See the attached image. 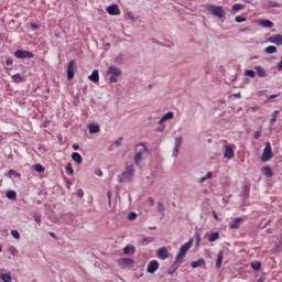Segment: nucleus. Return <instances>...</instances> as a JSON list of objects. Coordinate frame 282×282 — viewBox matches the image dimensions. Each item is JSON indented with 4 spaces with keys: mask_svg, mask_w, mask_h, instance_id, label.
<instances>
[{
    "mask_svg": "<svg viewBox=\"0 0 282 282\" xmlns=\"http://www.w3.org/2000/svg\"><path fill=\"white\" fill-rule=\"evenodd\" d=\"M194 241H195V239L191 238L187 242H185L180 248V251L175 257V261L173 262L171 268L167 270V274H170V276H172V274H175V272H177V269L180 268V265H182V263H184V259L186 258V253L193 247Z\"/></svg>",
    "mask_w": 282,
    "mask_h": 282,
    "instance_id": "1",
    "label": "nucleus"
},
{
    "mask_svg": "<svg viewBox=\"0 0 282 282\" xmlns=\"http://www.w3.org/2000/svg\"><path fill=\"white\" fill-rule=\"evenodd\" d=\"M251 268L256 271L261 270V262H252Z\"/></svg>",
    "mask_w": 282,
    "mask_h": 282,
    "instance_id": "40",
    "label": "nucleus"
},
{
    "mask_svg": "<svg viewBox=\"0 0 282 282\" xmlns=\"http://www.w3.org/2000/svg\"><path fill=\"white\" fill-rule=\"evenodd\" d=\"M173 116H174L173 111H169L163 116V118L164 120H173Z\"/></svg>",
    "mask_w": 282,
    "mask_h": 282,
    "instance_id": "41",
    "label": "nucleus"
},
{
    "mask_svg": "<svg viewBox=\"0 0 282 282\" xmlns=\"http://www.w3.org/2000/svg\"><path fill=\"white\" fill-rule=\"evenodd\" d=\"M236 23H243L247 21L246 17L237 15L235 18Z\"/></svg>",
    "mask_w": 282,
    "mask_h": 282,
    "instance_id": "42",
    "label": "nucleus"
},
{
    "mask_svg": "<svg viewBox=\"0 0 282 282\" xmlns=\"http://www.w3.org/2000/svg\"><path fill=\"white\" fill-rule=\"evenodd\" d=\"M88 78L91 80V83H99L100 80V75L98 74V72H93Z\"/></svg>",
    "mask_w": 282,
    "mask_h": 282,
    "instance_id": "23",
    "label": "nucleus"
},
{
    "mask_svg": "<svg viewBox=\"0 0 282 282\" xmlns=\"http://www.w3.org/2000/svg\"><path fill=\"white\" fill-rule=\"evenodd\" d=\"M158 270H160V262H158L156 260H152L148 263L147 272L149 274H155Z\"/></svg>",
    "mask_w": 282,
    "mask_h": 282,
    "instance_id": "8",
    "label": "nucleus"
},
{
    "mask_svg": "<svg viewBox=\"0 0 282 282\" xmlns=\"http://www.w3.org/2000/svg\"><path fill=\"white\" fill-rule=\"evenodd\" d=\"M265 54H276V46L269 45L264 48Z\"/></svg>",
    "mask_w": 282,
    "mask_h": 282,
    "instance_id": "27",
    "label": "nucleus"
},
{
    "mask_svg": "<svg viewBox=\"0 0 282 282\" xmlns=\"http://www.w3.org/2000/svg\"><path fill=\"white\" fill-rule=\"evenodd\" d=\"M177 153H180V148H174L172 156L177 158Z\"/></svg>",
    "mask_w": 282,
    "mask_h": 282,
    "instance_id": "54",
    "label": "nucleus"
},
{
    "mask_svg": "<svg viewBox=\"0 0 282 282\" xmlns=\"http://www.w3.org/2000/svg\"><path fill=\"white\" fill-rule=\"evenodd\" d=\"M158 210H159L160 215H164V210H166V208L164 207L162 202L158 203Z\"/></svg>",
    "mask_w": 282,
    "mask_h": 282,
    "instance_id": "36",
    "label": "nucleus"
},
{
    "mask_svg": "<svg viewBox=\"0 0 282 282\" xmlns=\"http://www.w3.org/2000/svg\"><path fill=\"white\" fill-rule=\"evenodd\" d=\"M9 175H10V177H12V175H15V177H21V173L17 172L14 170H10Z\"/></svg>",
    "mask_w": 282,
    "mask_h": 282,
    "instance_id": "47",
    "label": "nucleus"
},
{
    "mask_svg": "<svg viewBox=\"0 0 282 282\" xmlns=\"http://www.w3.org/2000/svg\"><path fill=\"white\" fill-rule=\"evenodd\" d=\"M191 268H206V260L204 258H200L197 261L192 262Z\"/></svg>",
    "mask_w": 282,
    "mask_h": 282,
    "instance_id": "17",
    "label": "nucleus"
},
{
    "mask_svg": "<svg viewBox=\"0 0 282 282\" xmlns=\"http://www.w3.org/2000/svg\"><path fill=\"white\" fill-rule=\"evenodd\" d=\"M221 263H224V251L220 250L217 254V259H216V268L219 269L221 268Z\"/></svg>",
    "mask_w": 282,
    "mask_h": 282,
    "instance_id": "19",
    "label": "nucleus"
},
{
    "mask_svg": "<svg viewBox=\"0 0 282 282\" xmlns=\"http://www.w3.org/2000/svg\"><path fill=\"white\" fill-rule=\"evenodd\" d=\"M108 72H120V69H118V68H116V67H113V66H110L109 69H108Z\"/></svg>",
    "mask_w": 282,
    "mask_h": 282,
    "instance_id": "62",
    "label": "nucleus"
},
{
    "mask_svg": "<svg viewBox=\"0 0 282 282\" xmlns=\"http://www.w3.org/2000/svg\"><path fill=\"white\" fill-rule=\"evenodd\" d=\"M74 72H67V79L72 80V78H74Z\"/></svg>",
    "mask_w": 282,
    "mask_h": 282,
    "instance_id": "57",
    "label": "nucleus"
},
{
    "mask_svg": "<svg viewBox=\"0 0 282 282\" xmlns=\"http://www.w3.org/2000/svg\"><path fill=\"white\" fill-rule=\"evenodd\" d=\"M265 43H273L274 45H278V47H281L282 34H274V35L267 37Z\"/></svg>",
    "mask_w": 282,
    "mask_h": 282,
    "instance_id": "7",
    "label": "nucleus"
},
{
    "mask_svg": "<svg viewBox=\"0 0 282 282\" xmlns=\"http://www.w3.org/2000/svg\"><path fill=\"white\" fill-rule=\"evenodd\" d=\"M34 221H36V224L41 226V216L40 215L34 216Z\"/></svg>",
    "mask_w": 282,
    "mask_h": 282,
    "instance_id": "55",
    "label": "nucleus"
},
{
    "mask_svg": "<svg viewBox=\"0 0 282 282\" xmlns=\"http://www.w3.org/2000/svg\"><path fill=\"white\" fill-rule=\"evenodd\" d=\"M242 193H243V197H246L247 199L248 197H250V184H246L243 186Z\"/></svg>",
    "mask_w": 282,
    "mask_h": 282,
    "instance_id": "28",
    "label": "nucleus"
},
{
    "mask_svg": "<svg viewBox=\"0 0 282 282\" xmlns=\"http://www.w3.org/2000/svg\"><path fill=\"white\" fill-rule=\"evenodd\" d=\"M253 138L254 140H259V138H261V131L260 130L256 131Z\"/></svg>",
    "mask_w": 282,
    "mask_h": 282,
    "instance_id": "53",
    "label": "nucleus"
},
{
    "mask_svg": "<svg viewBox=\"0 0 282 282\" xmlns=\"http://www.w3.org/2000/svg\"><path fill=\"white\" fill-rule=\"evenodd\" d=\"M183 140L184 139L182 137H177L174 141V148L180 149L182 147Z\"/></svg>",
    "mask_w": 282,
    "mask_h": 282,
    "instance_id": "34",
    "label": "nucleus"
},
{
    "mask_svg": "<svg viewBox=\"0 0 282 282\" xmlns=\"http://www.w3.org/2000/svg\"><path fill=\"white\" fill-rule=\"evenodd\" d=\"M88 129L89 133H98V131H100V126H98V123H90Z\"/></svg>",
    "mask_w": 282,
    "mask_h": 282,
    "instance_id": "24",
    "label": "nucleus"
},
{
    "mask_svg": "<svg viewBox=\"0 0 282 282\" xmlns=\"http://www.w3.org/2000/svg\"><path fill=\"white\" fill-rule=\"evenodd\" d=\"M120 72H108L106 74V78L109 80V83H118V78L120 77Z\"/></svg>",
    "mask_w": 282,
    "mask_h": 282,
    "instance_id": "13",
    "label": "nucleus"
},
{
    "mask_svg": "<svg viewBox=\"0 0 282 282\" xmlns=\"http://www.w3.org/2000/svg\"><path fill=\"white\" fill-rule=\"evenodd\" d=\"M122 140L123 138L120 137L117 141L113 142L115 147H122Z\"/></svg>",
    "mask_w": 282,
    "mask_h": 282,
    "instance_id": "50",
    "label": "nucleus"
},
{
    "mask_svg": "<svg viewBox=\"0 0 282 282\" xmlns=\"http://www.w3.org/2000/svg\"><path fill=\"white\" fill-rule=\"evenodd\" d=\"M123 254H135V247L133 245H128L123 248Z\"/></svg>",
    "mask_w": 282,
    "mask_h": 282,
    "instance_id": "21",
    "label": "nucleus"
},
{
    "mask_svg": "<svg viewBox=\"0 0 282 282\" xmlns=\"http://www.w3.org/2000/svg\"><path fill=\"white\" fill-rule=\"evenodd\" d=\"M0 279L3 281V282H11L12 281V275H10L9 273H2L0 275Z\"/></svg>",
    "mask_w": 282,
    "mask_h": 282,
    "instance_id": "30",
    "label": "nucleus"
},
{
    "mask_svg": "<svg viewBox=\"0 0 282 282\" xmlns=\"http://www.w3.org/2000/svg\"><path fill=\"white\" fill-rule=\"evenodd\" d=\"M276 118H279V111L278 110L272 112V118L269 121L270 127H274V122H276Z\"/></svg>",
    "mask_w": 282,
    "mask_h": 282,
    "instance_id": "26",
    "label": "nucleus"
},
{
    "mask_svg": "<svg viewBox=\"0 0 282 282\" xmlns=\"http://www.w3.org/2000/svg\"><path fill=\"white\" fill-rule=\"evenodd\" d=\"M270 160H272V145L267 142L261 155V162H270Z\"/></svg>",
    "mask_w": 282,
    "mask_h": 282,
    "instance_id": "5",
    "label": "nucleus"
},
{
    "mask_svg": "<svg viewBox=\"0 0 282 282\" xmlns=\"http://www.w3.org/2000/svg\"><path fill=\"white\" fill-rule=\"evenodd\" d=\"M156 256L159 257V259H161L162 261H166V258L169 257V249H166V247H162L158 250Z\"/></svg>",
    "mask_w": 282,
    "mask_h": 282,
    "instance_id": "15",
    "label": "nucleus"
},
{
    "mask_svg": "<svg viewBox=\"0 0 282 282\" xmlns=\"http://www.w3.org/2000/svg\"><path fill=\"white\" fill-rule=\"evenodd\" d=\"M273 98H279V94L268 96V100H272Z\"/></svg>",
    "mask_w": 282,
    "mask_h": 282,
    "instance_id": "61",
    "label": "nucleus"
},
{
    "mask_svg": "<svg viewBox=\"0 0 282 282\" xmlns=\"http://www.w3.org/2000/svg\"><path fill=\"white\" fill-rule=\"evenodd\" d=\"M72 160L73 162H76V164H83V156L78 152L72 153Z\"/></svg>",
    "mask_w": 282,
    "mask_h": 282,
    "instance_id": "20",
    "label": "nucleus"
},
{
    "mask_svg": "<svg viewBox=\"0 0 282 282\" xmlns=\"http://www.w3.org/2000/svg\"><path fill=\"white\" fill-rule=\"evenodd\" d=\"M77 197H79V199H82V197H85V192H83V189H78Z\"/></svg>",
    "mask_w": 282,
    "mask_h": 282,
    "instance_id": "52",
    "label": "nucleus"
},
{
    "mask_svg": "<svg viewBox=\"0 0 282 282\" xmlns=\"http://www.w3.org/2000/svg\"><path fill=\"white\" fill-rule=\"evenodd\" d=\"M124 58H126V55L124 54H119L117 57H116V64L117 65H122V63H124Z\"/></svg>",
    "mask_w": 282,
    "mask_h": 282,
    "instance_id": "29",
    "label": "nucleus"
},
{
    "mask_svg": "<svg viewBox=\"0 0 282 282\" xmlns=\"http://www.w3.org/2000/svg\"><path fill=\"white\" fill-rule=\"evenodd\" d=\"M65 169L66 173H68L69 175H74V167L72 166V163H67Z\"/></svg>",
    "mask_w": 282,
    "mask_h": 282,
    "instance_id": "39",
    "label": "nucleus"
},
{
    "mask_svg": "<svg viewBox=\"0 0 282 282\" xmlns=\"http://www.w3.org/2000/svg\"><path fill=\"white\" fill-rule=\"evenodd\" d=\"M106 12H108V14H110L111 17H118V14H120V8L118 7V4H110L106 8Z\"/></svg>",
    "mask_w": 282,
    "mask_h": 282,
    "instance_id": "11",
    "label": "nucleus"
},
{
    "mask_svg": "<svg viewBox=\"0 0 282 282\" xmlns=\"http://www.w3.org/2000/svg\"><path fill=\"white\" fill-rule=\"evenodd\" d=\"M212 215L214 217V219H216L217 221H219V216L217 215V212L213 210Z\"/></svg>",
    "mask_w": 282,
    "mask_h": 282,
    "instance_id": "58",
    "label": "nucleus"
},
{
    "mask_svg": "<svg viewBox=\"0 0 282 282\" xmlns=\"http://www.w3.org/2000/svg\"><path fill=\"white\" fill-rule=\"evenodd\" d=\"M241 224H243L242 217L235 218L230 221L229 228L230 230H239V228H241Z\"/></svg>",
    "mask_w": 282,
    "mask_h": 282,
    "instance_id": "10",
    "label": "nucleus"
},
{
    "mask_svg": "<svg viewBox=\"0 0 282 282\" xmlns=\"http://www.w3.org/2000/svg\"><path fill=\"white\" fill-rule=\"evenodd\" d=\"M245 75L249 78H254V76H257V72H245Z\"/></svg>",
    "mask_w": 282,
    "mask_h": 282,
    "instance_id": "48",
    "label": "nucleus"
},
{
    "mask_svg": "<svg viewBox=\"0 0 282 282\" xmlns=\"http://www.w3.org/2000/svg\"><path fill=\"white\" fill-rule=\"evenodd\" d=\"M30 28H32V30H39V24L31 22Z\"/></svg>",
    "mask_w": 282,
    "mask_h": 282,
    "instance_id": "56",
    "label": "nucleus"
},
{
    "mask_svg": "<svg viewBox=\"0 0 282 282\" xmlns=\"http://www.w3.org/2000/svg\"><path fill=\"white\" fill-rule=\"evenodd\" d=\"M259 25H261L262 28L272 29L274 28V22L268 19H262V20H259Z\"/></svg>",
    "mask_w": 282,
    "mask_h": 282,
    "instance_id": "18",
    "label": "nucleus"
},
{
    "mask_svg": "<svg viewBox=\"0 0 282 282\" xmlns=\"http://www.w3.org/2000/svg\"><path fill=\"white\" fill-rule=\"evenodd\" d=\"M11 78L13 83H17V85H20V83H25V80H28V77L21 73L11 75Z\"/></svg>",
    "mask_w": 282,
    "mask_h": 282,
    "instance_id": "14",
    "label": "nucleus"
},
{
    "mask_svg": "<svg viewBox=\"0 0 282 282\" xmlns=\"http://www.w3.org/2000/svg\"><path fill=\"white\" fill-rule=\"evenodd\" d=\"M138 218V214L135 212H130L128 215L129 221H134Z\"/></svg>",
    "mask_w": 282,
    "mask_h": 282,
    "instance_id": "37",
    "label": "nucleus"
},
{
    "mask_svg": "<svg viewBox=\"0 0 282 282\" xmlns=\"http://www.w3.org/2000/svg\"><path fill=\"white\" fill-rule=\"evenodd\" d=\"M270 8H281V4L276 1H269Z\"/></svg>",
    "mask_w": 282,
    "mask_h": 282,
    "instance_id": "45",
    "label": "nucleus"
},
{
    "mask_svg": "<svg viewBox=\"0 0 282 282\" xmlns=\"http://www.w3.org/2000/svg\"><path fill=\"white\" fill-rule=\"evenodd\" d=\"M10 250H11V254H13V257H17V252H18L17 248L11 247Z\"/></svg>",
    "mask_w": 282,
    "mask_h": 282,
    "instance_id": "59",
    "label": "nucleus"
},
{
    "mask_svg": "<svg viewBox=\"0 0 282 282\" xmlns=\"http://www.w3.org/2000/svg\"><path fill=\"white\" fill-rule=\"evenodd\" d=\"M127 17H128V19H130V21H135V15H133L132 12H128Z\"/></svg>",
    "mask_w": 282,
    "mask_h": 282,
    "instance_id": "51",
    "label": "nucleus"
},
{
    "mask_svg": "<svg viewBox=\"0 0 282 282\" xmlns=\"http://www.w3.org/2000/svg\"><path fill=\"white\" fill-rule=\"evenodd\" d=\"M75 69H76V61L72 59V61L68 63L67 72H74Z\"/></svg>",
    "mask_w": 282,
    "mask_h": 282,
    "instance_id": "32",
    "label": "nucleus"
},
{
    "mask_svg": "<svg viewBox=\"0 0 282 282\" xmlns=\"http://www.w3.org/2000/svg\"><path fill=\"white\" fill-rule=\"evenodd\" d=\"M95 173H96V175H98L99 177H101V175H102V171H101L100 169H97V170L95 171Z\"/></svg>",
    "mask_w": 282,
    "mask_h": 282,
    "instance_id": "63",
    "label": "nucleus"
},
{
    "mask_svg": "<svg viewBox=\"0 0 282 282\" xmlns=\"http://www.w3.org/2000/svg\"><path fill=\"white\" fill-rule=\"evenodd\" d=\"M137 241L139 246H149V243H153V237L141 236Z\"/></svg>",
    "mask_w": 282,
    "mask_h": 282,
    "instance_id": "16",
    "label": "nucleus"
},
{
    "mask_svg": "<svg viewBox=\"0 0 282 282\" xmlns=\"http://www.w3.org/2000/svg\"><path fill=\"white\" fill-rule=\"evenodd\" d=\"M224 158L226 160H232L235 158V150L230 145H224Z\"/></svg>",
    "mask_w": 282,
    "mask_h": 282,
    "instance_id": "12",
    "label": "nucleus"
},
{
    "mask_svg": "<svg viewBox=\"0 0 282 282\" xmlns=\"http://www.w3.org/2000/svg\"><path fill=\"white\" fill-rule=\"evenodd\" d=\"M6 195L8 199H11L12 202L17 200V192L14 189L7 191Z\"/></svg>",
    "mask_w": 282,
    "mask_h": 282,
    "instance_id": "25",
    "label": "nucleus"
},
{
    "mask_svg": "<svg viewBox=\"0 0 282 282\" xmlns=\"http://www.w3.org/2000/svg\"><path fill=\"white\" fill-rule=\"evenodd\" d=\"M74 219L73 215H66L62 218L64 224H72V220Z\"/></svg>",
    "mask_w": 282,
    "mask_h": 282,
    "instance_id": "35",
    "label": "nucleus"
},
{
    "mask_svg": "<svg viewBox=\"0 0 282 282\" xmlns=\"http://www.w3.org/2000/svg\"><path fill=\"white\" fill-rule=\"evenodd\" d=\"M258 76H259L260 78H265L267 73H265V72H258Z\"/></svg>",
    "mask_w": 282,
    "mask_h": 282,
    "instance_id": "60",
    "label": "nucleus"
},
{
    "mask_svg": "<svg viewBox=\"0 0 282 282\" xmlns=\"http://www.w3.org/2000/svg\"><path fill=\"white\" fill-rule=\"evenodd\" d=\"M262 173L265 175V177H272L274 173H272V167L270 165H264L262 167Z\"/></svg>",
    "mask_w": 282,
    "mask_h": 282,
    "instance_id": "22",
    "label": "nucleus"
},
{
    "mask_svg": "<svg viewBox=\"0 0 282 282\" xmlns=\"http://www.w3.org/2000/svg\"><path fill=\"white\" fill-rule=\"evenodd\" d=\"M118 264L121 268H129V267L135 265V260L131 258H121L118 260Z\"/></svg>",
    "mask_w": 282,
    "mask_h": 282,
    "instance_id": "9",
    "label": "nucleus"
},
{
    "mask_svg": "<svg viewBox=\"0 0 282 282\" xmlns=\"http://www.w3.org/2000/svg\"><path fill=\"white\" fill-rule=\"evenodd\" d=\"M15 58L25 59V58H34V53L31 51L17 50L14 52Z\"/></svg>",
    "mask_w": 282,
    "mask_h": 282,
    "instance_id": "6",
    "label": "nucleus"
},
{
    "mask_svg": "<svg viewBox=\"0 0 282 282\" xmlns=\"http://www.w3.org/2000/svg\"><path fill=\"white\" fill-rule=\"evenodd\" d=\"M217 239H219V232H217V231L210 234L208 237V241H210V242L217 241Z\"/></svg>",
    "mask_w": 282,
    "mask_h": 282,
    "instance_id": "31",
    "label": "nucleus"
},
{
    "mask_svg": "<svg viewBox=\"0 0 282 282\" xmlns=\"http://www.w3.org/2000/svg\"><path fill=\"white\" fill-rule=\"evenodd\" d=\"M34 171H36V173H43L45 171V167L40 164V163H36L34 166H33Z\"/></svg>",
    "mask_w": 282,
    "mask_h": 282,
    "instance_id": "33",
    "label": "nucleus"
},
{
    "mask_svg": "<svg viewBox=\"0 0 282 282\" xmlns=\"http://www.w3.org/2000/svg\"><path fill=\"white\" fill-rule=\"evenodd\" d=\"M134 175H135V167L133 165H128L124 169V171L121 173V176H118L120 184H124V182H131Z\"/></svg>",
    "mask_w": 282,
    "mask_h": 282,
    "instance_id": "3",
    "label": "nucleus"
},
{
    "mask_svg": "<svg viewBox=\"0 0 282 282\" xmlns=\"http://www.w3.org/2000/svg\"><path fill=\"white\" fill-rule=\"evenodd\" d=\"M134 151H135V154L133 156L134 164H135V166L140 167V162H142V155H144V153H147V151H149V149L147 148V144L139 143V144H137Z\"/></svg>",
    "mask_w": 282,
    "mask_h": 282,
    "instance_id": "4",
    "label": "nucleus"
},
{
    "mask_svg": "<svg viewBox=\"0 0 282 282\" xmlns=\"http://www.w3.org/2000/svg\"><path fill=\"white\" fill-rule=\"evenodd\" d=\"M150 41H151V43H156L158 45H161L162 47H171V45L163 44L162 42H160L155 39H151Z\"/></svg>",
    "mask_w": 282,
    "mask_h": 282,
    "instance_id": "43",
    "label": "nucleus"
},
{
    "mask_svg": "<svg viewBox=\"0 0 282 282\" xmlns=\"http://www.w3.org/2000/svg\"><path fill=\"white\" fill-rule=\"evenodd\" d=\"M195 241H196V246H199V243L202 241V236L199 235V232L195 234Z\"/></svg>",
    "mask_w": 282,
    "mask_h": 282,
    "instance_id": "46",
    "label": "nucleus"
},
{
    "mask_svg": "<svg viewBox=\"0 0 282 282\" xmlns=\"http://www.w3.org/2000/svg\"><path fill=\"white\" fill-rule=\"evenodd\" d=\"M234 12H239V10H243V4L241 3H236L232 6Z\"/></svg>",
    "mask_w": 282,
    "mask_h": 282,
    "instance_id": "38",
    "label": "nucleus"
},
{
    "mask_svg": "<svg viewBox=\"0 0 282 282\" xmlns=\"http://www.w3.org/2000/svg\"><path fill=\"white\" fill-rule=\"evenodd\" d=\"M205 177L206 180H210V177H213V172H208Z\"/></svg>",
    "mask_w": 282,
    "mask_h": 282,
    "instance_id": "64",
    "label": "nucleus"
},
{
    "mask_svg": "<svg viewBox=\"0 0 282 282\" xmlns=\"http://www.w3.org/2000/svg\"><path fill=\"white\" fill-rule=\"evenodd\" d=\"M107 197H108V205L111 206V197H113V194L111 193V191L107 192Z\"/></svg>",
    "mask_w": 282,
    "mask_h": 282,
    "instance_id": "49",
    "label": "nucleus"
},
{
    "mask_svg": "<svg viewBox=\"0 0 282 282\" xmlns=\"http://www.w3.org/2000/svg\"><path fill=\"white\" fill-rule=\"evenodd\" d=\"M11 235L13 239H21V234H19L17 230H11Z\"/></svg>",
    "mask_w": 282,
    "mask_h": 282,
    "instance_id": "44",
    "label": "nucleus"
},
{
    "mask_svg": "<svg viewBox=\"0 0 282 282\" xmlns=\"http://www.w3.org/2000/svg\"><path fill=\"white\" fill-rule=\"evenodd\" d=\"M205 9L209 14H213V17H217L218 19H224L226 17V10H224V7L221 6L206 4Z\"/></svg>",
    "mask_w": 282,
    "mask_h": 282,
    "instance_id": "2",
    "label": "nucleus"
}]
</instances>
